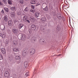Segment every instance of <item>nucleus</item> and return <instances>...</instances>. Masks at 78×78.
<instances>
[{
  "label": "nucleus",
  "mask_w": 78,
  "mask_h": 78,
  "mask_svg": "<svg viewBox=\"0 0 78 78\" xmlns=\"http://www.w3.org/2000/svg\"><path fill=\"white\" fill-rule=\"evenodd\" d=\"M13 44L14 45H18V40H17V39H13Z\"/></svg>",
  "instance_id": "1"
},
{
  "label": "nucleus",
  "mask_w": 78,
  "mask_h": 78,
  "mask_svg": "<svg viewBox=\"0 0 78 78\" xmlns=\"http://www.w3.org/2000/svg\"><path fill=\"white\" fill-rule=\"evenodd\" d=\"M4 76L5 77L8 78V77L9 76V72H8V71L5 72L4 74Z\"/></svg>",
  "instance_id": "2"
},
{
  "label": "nucleus",
  "mask_w": 78,
  "mask_h": 78,
  "mask_svg": "<svg viewBox=\"0 0 78 78\" xmlns=\"http://www.w3.org/2000/svg\"><path fill=\"white\" fill-rule=\"evenodd\" d=\"M31 29L33 30H35L36 29V26L34 25H32L31 26Z\"/></svg>",
  "instance_id": "3"
},
{
  "label": "nucleus",
  "mask_w": 78,
  "mask_h": 78,
  "mask_svg": "<svg viewBox=\"0 0 78 78\" xmlns=\"http://www.w3.org/2000/svg\"><path fill=\"white\" fill-rule=\"evenodd\" d=\"M12 31L13 32V33L15 34L16 33H17L18 30L16 28H14L12 30Z\"/></svg>",
  "instance_id": "4"
},
{
  "label": "nucleus",
  "mask_w": 78,
  "mask_h": 78,
  "mask_svg": "<svg viewBox=\"0 0 78 78\" xmlns=\"http://www.w3.org/2000/svg\"><path fill=\"white\" fill-rule=\"evenodd\" d=\"M1 52L3 54H5L6 52H5V49L4 48H2L1 49Z\"/></svg>",
  "instance_id": "5"
},
{
  "label": "nucleus",
  "mask_w": 78,
  "mask_h": 78,
  "mask_svg": "<svg viewBox=\"0 0 78 78\" xmlns=\"http://www.w3.org/2000/svg\"><path fill=\"white\" fill-rule=\"evenodd\" d=\"M22 37L21 38V40H24L25 39V38H26V37L25 36V35L24 34H23L21 35Z\"/></svg>",
  "instance_id": "6"
},
{
  "label": "nucleus",
  "mask_w": 78,
  "mask_h": 78,
  "mask_svg": "<svg viewBox=\"0 0 78 78\" xmlns=\"http://www.w3.org/2000/svg\"><path fill=\"white\" fill-rule=\"evenodd\" d=\"M28 53V51L27 49L25 50L23 53V56H25V55Z\"/></svg>",
  "instance_id": "7"
},
{
  "label": "nucleus",
  "mask_w": 78,
  "mask_h": 78,
  "mask_svg": "<svg viewBox=\"0 0 78 78\" xmlns=\"http://www.w3.org/2000/svg\"><path fill=\"white\" fill-rule=\"evenodd\" d=\"M3 20L5 22H8V17L6 16H5L3 18Z\"/></svg>",
  "instance_id": "8"
},
{
  "label": "nucleus",
  "mask_w": 78,
  "mask_h": 78,
  "mask_svg": "<svg viewBox=\"0 0 78 78\" xmlns=\"http://www.w3.org/2000/svg\"><path fill=\"white\" fill-rule=\"evenodd\" d=\"M41 21L42 22H45L46 21V18L45 17L42 18L41 19H40Z\"/></svg>",
  "instance_id": "9"
},
{
  "label": "nucleus",
  "mask_w": 78,
  "mask_h": 78,
  "mask_svg": "<svg viewBox=\"0 0 78 78\" xmlns=\"http://www.w3.org/2000/svg\"><path fill=\"white\" fill-rule=\"evenodd\" d=\"M15 59H16V60H19V59H20V57L19 56L17 55L15 56Z\"/></svg>",
  "instance_id": "10"
},
{
  "label": "nucleus",
  "mask_w": 78,
  "mask_h": 78,
  "mask_svg": "<svg viewBox=\"0 0 78 78\" xmlns=\"http://www.w3.org/2000/svg\"><path fill=\"white\" fill-rule=\"evenodd\" d=\"M30 3L32 5H34L36 4V1L34 0H31L30 1Z\"/></svg>",
  "instance_id": "11"
},
{
  "label": "nucleus",
  "mask_w": 78,
  "mask_h": 78,
  "mask_svg": "<svg viewBox=\"0 0 78 78\" xmlns=\"http://www.w3.org/2000/svg\"><path fill=\"white\" fill-rule=\"evenodd\" d=\"M19 51V49H18V48H13L14 51H16V52H17V51Z\"/></svg>",
  "instance_id": "12"
},
{
  "label": "nucleus",
  "mask_w": 78,
  "mask_h": 78,
  "mask_svg": "<svg viewBox=\"0 0 78 78\" xmlns=\"http://www.w3.org/2000/svg\"><path fill=\"white\" fill-rule=\"evenodd\" d=\"M8 23L9 26H11V25H12V22L11 20H9L8 21Z\"/></svg>",
  "instance_id": "13"
},
{
  "label": "nucleus",
  "mask_w": 78,
  "mask_h": 78,
  "mask_svg": "<svg viewBox=\"0 0 78 78\" xmlns=\"http://www.w3.org/2000/svg\"><path fill=\"white\" fill-rule=\"evenodd\" d=\"M27 20V17L25 16H24L23 17V20L24 22H25Z\"/></svg>",
  "instance_id": "14"
},
{
  "label": "nucleus",
  "mask_w": 78,
  "mask_h": 78,
  "mask_svg": "<svg viewBox=\"0 0 78 78\" xmlns=\"http://www.w3.org/2000/svg\"><path fill=\"white\" fill-rule=\"evenodd\" d=\"M18 27L20 29H21V28H22L23 27V24H20L19 25Z\"/></svg>",
  "instance_id": "15"
},
{
  "label": "nucleus",
  "mask_w": 78,
  "mask_h": 78,
  "mask_svg": "<svg viewBox=\"0 0 78 78\" xmlns=\"http://www.w3.org/2000/svg\"><path fill=\"white\" fill-rule=\"evenodd\" d=\"M11 17H14L15 16V13L14 12H11Z\"/></svg>",
  "instance_id": "16"
},
{
  "label": "nucleus",
  "mask_w": 78,
  "mask_h": 78,
  "mask_svg": "<svg viewBox=\"0 0 78 78\" xmlns=\"http://www.w3.org/2000/svg\"><path fill=\"white\" fill-rule=\"evenodd\" d=\"M35 16L36 17H38L39 16V13L37 12L35 13Z\"/></svg>",
  "instance_id": "17"
},
{
  "label": "nucleus",
  "mask_w": 78,
  "mask_h": 78,
  "mask_svg": "<svg viewBox=\"0 0 78 78\" xmlns=\"http://www.w3.org/2000/svg\"><path fill=\"white\" fill-rule=\"evenodd\" d=\"M24 66L25 67H27L28 66V64L27 62H24Z\"/></svg>",
  "instance_id": "18"
},
{
  "label": "nucleus",
  "mask_w": 78,
  "mask_h": 78,
  "mask_svg": "<svg viewBox=\"0 0 78 78\" xmlns=\"http://www.w3.org/2000/svg\"><path fill=\"white\" fill-rule=\"evenodd\" d=\"M8 4L9 5H12V4L11 0H8Z\"/></svg>",
  "instance_id": "19"
},
{
  "label": "nucleus",
  "mask_w": 78,
  "mask_h": 78,
  "mask_svg": "<svg viewBox=\"0 0 78 78\" xmlns=\"http://www.w3.org/2000/svg\"><path fill=\"white\" fill-rule=\"evenodd\" d=\"M57 18L58 19H61L62 18V17H61V15L60 14H59L58 15H57Z\"/></svg>",
  "instance_id": "20"
},
{
  "label": "nucleus",
  "mask_w": 78,
  "mask_h": 78,
  "mask_svg": "<svg viewBox=\"0 0 78 78\" xmlns=\"http://www.w3.org/2000/svg\"><path fill=\"white\" fill-rule=\"evenodd\" d=\"M10 9H11L12 11H14V10H16V8L14 6L10 8Z\"/></svg>",
  "instance_id": "21"
},
{
  "label": "nucleus",
  "mask_w": 78,
  "mask_h": 78,
  "mask_svg": "<svg viewBox=\"0 0 78 78\" xmlns=\"http://www.w3.org/2000/svg\"><path fill=\"white\" fill-rule=\"evenodd\" d=\"M35 53V50L34 49H33L32 51L30 52V53H32L33 54H34Z\"/></svg>",
  "instance_id": "22"
},
{
  "label": "nucleus",
  "mask_w": 78,
  "mask_h": 78,
  "mask_svg": "<svg viewBox=\"0 0 78 78\" xmlns=\"http://www.w3.org/2000/svg\"><path fill=\"white\" fill-rule=\"evenodd\" d=\"M4 9L5 10L6 12H9V10H8V9L6 7L4 8Z\"/></svg>",
  "instance_id": "23"
},
{
  "label": "nucleus",
  "mask_w": 78,
  "mask_h": 78,
  "mask_svg": "<svg viewBox=\"0 0 78 78\" xmlns=\"http://www.w3.org/2000/svg\"><path fill=\"white\" fill-rule=\"evenodd\" d=\"M6 37V34H4L2 35V38H5Z\"/></svg>",
  "instance_id": "24"
},
{
  "label": "nucleus",
  "mask_w": 78,
  "mask_h": 78,
  "mask_svg": "<svg viewBox=\"0 0 78 78\" xmlns=\"http://www.w3.org/2000/svg\"><path fill=\"white\" fill-rule=\"evenodd\" d=\"M44 11H48V7H47V6H46V7L44 8L43 9Z\"/></svg>",
  "instance_id": "25"
},
{
  "label": "nucleus",
  "mask_w": 78,
  "mask_h": 78,
  "mask_svg": "<svg viewBox=\"0 0 78 78\" xmlns=\"http://www.w3.org/2000/svg\"><path fill=\"white\" fill-rule=\"evenodd\" d=\"M29 72H27L26 73V74L25 75V76H28V75H29Z\"/></svg>",
  "instance_id": "26"
},
{
  "label": "nucleus",
  "mask_w": 78,
  "mask_h": 78,
  "mask_svg": "<svg viewBox=\"0 0 78 78\" xmlns=\"http://www.w3.org/2000/svg\"><path fill=\"white\" fill-rule=\"evenodd\" d=\"M30 20H34V18L32 16H30L29 18Z\"/></svg>",
  "instance_id": "27"
},
{
  "label": "nucleus",
  "mask_w": 78,
  "mask_h": 78,
  "mask_svg": "<svg viewBox=\"0 0 78 78\" xmlns=\"http://www.w3.org/2000/svg\"><path fill=\"white\" fill-rule=\"evenodd\" d=\"M3 2L5 3V4H6L7 3V2H6V0H3Z\"/></svg>",
  "instance_id": "28"
},
{
  "label": "nucleus",
  "mask_w": 78,
  "mask_h": 78,
  "mask_svg": "<svg viewBox=\"0 0 78 78\" xmlns=\"http://www.w3.org/2000/svg\"><path fill=\"white\" fill-rule=\"evenodd\" d=\"M32 39L33 41H36V37H32Z\"/></svg>",
  "instance_id": "29"
},
{
  "label": "nucleus",
  "mask_w": 78,
  "mask_h": 78,
  "mask_svg": "<svg viewBox=\"0 0 78 78\" xmlns=\"http://www.w3.org/2000/svg\"><path fill=\"white\" fill-rule=\"evenodd\" d=\"M25 11H26V12L28 11V7H26L25 8Z\"/></svg>",
  "instance_id": "30"
},
{
  "label": "nucleus",
  "mask_w": 78,
  "mask_h": 78,
  "mask_svg": "<svg viewBox=\"0 0 78 78\" xmlns=\"http://www.w3.org/2000/svg\"><path fill=\"white\" fill-rule=\"evenodd\" d=\"M30 12H33V13H34V12H35V10H33L32 9H31L30 10Z\"/></svg>",
  "instance_id": "31"
},
{
  "label": "nucleus",
  "mask_w": 78,
  "mask_h": 78,
  "mask_svg": "<svg viewBox=\"0 0 78 78\" xmlns=\"http://www.w3.org/2000/svg\"><path fill=\"white\" fill-rule=\"evenodd\" d=\"M2 59H3V56L0 54V60H2Z\"/></svg>",
  "instance_id": "32"
},
{
  "label": "nucleus",
  "mask_w": 78,
  "mask_h": 78,
  "mask_svg": "<svg viewBox=\"0 0 78 78\" xmlns=\"http://www.w3.org/2000/svg\"><path fill=\"white\" fill-rule=\"evenodd\" d=\"M25 22H27V23H30V20H26V21H25Z\"/></svg>",
  "instance_id": "33"
},
{
  "label": "nucleus",
  "mask_w": 78,
  "mask_h": 78,
  "mask_svg": "<svg viewBox=\"0 0 78 78\" xmlns=\"http://www.w3.org/2000/svg\"><path fill=\"white\" fill-rule=\"evenodd\" d=\"M57 30H58V31H59V30H61V27H58L57 28Z\"/></svg>",
  "instance_id": "34"
},
{
  "label": "nucleus",
  "mask_w": 78,
  "mask_h": 78,
  "mask_svg": "<svg viewBox=\"0 0 78 78\" xmlns=\"http://www.w3.org/2000/svg\"><path fill=\"white\" fill-rule=\"evenodd\" d=\"M41 31H44L45 29H44V28H41Z\"/></svg>",
  "instance_id": "35"
},
{
  "label": "nucleus",
  "mask_w": 78,
  "mask_h": 78,
  "mask_svg": "<svg viewBox=\"0 0 78 78\" xmlns=\"http://www.w3.org/2000/svg\"><path fill=\"white\" fill-rule=\"evenodd\" d=\"M20 3H21V4H22V3H23V0H20Z\"/></svg>",
  "instance_id": "36"
},
{
  "label": "nucleus",
  "mask_w": 78,
  "mask_h": 78,
  "mask_svg": "<svg viewBox=\"0 0 78 78\" xmlns=\"http://www.w3.org/2000/svg\"><path fill=\"white\" fill-rule=\"evenodd\" d=\"M3 28H2V31H4V30H5V26H3Z\"/></svg>",
  "instance_id": "37"
},
{
  "label": "nucleus",
  "mask_w": 78,
  "mask_h": 78,
  "mask_svg": "<svg viewBox=\"0 0 78 78\" xmlns=\"http://www.w3.org/2000/svg\"><path fill=\"white\" fill-rule=\"evenodd\" d=\"M7 31L8 33H10V30L9 29H7Z\"/></svg>",
  "instance_id": "38"
},
{
  "label": "nucleus",
  "mask_w": 78,
  "mask_h": 78,
  "mask_svg": "<svg viewBox=\"0 0 78 78\" xmlns=\"http://www.w3.org/2000/svg\"><path fill=\"white\" fill-rule=\"evenodd\" d=\"M31 8H32V9H34V6L33 5H31Z\"/></svg>",
  "instance_id": "39"
},
{
  "label": "nucleus",
  "mask_w": 78,
  "mask_h": 78,
  "mask_svg": "<svg viewBox=\"0 0 78 78\" xmlns=\"http://www.w3.org/2000/svg\"><path fill=\"white\" fill-rule=\"evenodd\" d=\"M1 12L2 13V14H4V11L3 10V9H2L1 11Z\"/></svg>",
  "instance_id": "40"
},
{
  "label": "nucleus",
  "mask_w": 78,
  "mask_h": 78,
  "mask_svg": "<svg viewBox=\"0 0 78 78\" xmlns=\"http://www.w3.org/2000/svg\"><path fill=\"white\" fill-rule=\"evenodd\" d=\"M17 14H18V15H20V12H17Z\"/></svg>",
  "instance_id": "41"
},
{
  "label": "nucleus",
  "mask_w": 78,
  "mask_h": 78,
  "mask_svg": "<svg viewBox=\"0 0 78 78\" xmlns=\"http://www.w3.org/2000/svg\"><path fill=\"white\" fill-rule=\"evenodd\" d=\"M30 30H29V33H30V34L31 33V31H30Z\"/></svg>",
  "instance_id": "42"
},
{
  "label": "nucleus",
  "mask_w": 78,
  "mask_h": 78,
  "mask_svg": "<svg viewBox=\"0 0 78 78\" xmlns=\"http://www.w3.org/2000/svg\"><path fill=\"white\" fill-rule=\"evenodd\" d=\"M2 34L1 33H0V36H1L2 37Z\"/></svg>",
  "instance_id": "43"
},
{
  "label": "nucleus",
  "mask_w": 78,
  "mask_h": 78,
  "mask_svg": "<svg viewBox=\"0 0 78 78\" xmlns=\"http://www.w3.org/2000/svg\"><path fill=\"white\" fill-rule=\"evenodd\" d=\"M16 20H14V23H16Z\"/></svg>",
  "instance_id": "44"
},
{
  "label": "nucleus",
  "mask_w": 78,
  "mask_h": 78,
  "mask_svg": "<svg viewBox=\"0 0 78 78\" xmlns=\"http://www.w3.org/2000/svg\"><path fill=\"white\" fill-rule=\"evenodd\" d=\"M0 5H2V2H1L0 1Z\"/></svg>",
  "instance_id": "45"
},
{
  "label": "nucleus",
  "mask_w": 78,
  "mask_h": 78,
  "mask_svg": "<svg viewBox=\"0 0 78 78\" xmlns=\"http://www.w3.org/2000/svg\"><path fill=\"white\" fill-rule=\"evenodd\" d=\"M42 42L44 43V41H42Z\"/></svg>",
  "instance_id": "46"
},
{
  "label": "nucleus",
  "mask_w": 78,
  "mask_h": 78,
  "mask_svg": "<svg viewBox=\"0 0 78 78\" xmlns=\"http://www.w3.org/2000/svg\"><path fill=\"white\" fill-rule=\"evenodd\" d=\"M40 41H42V40L41 39V40H40Z\"/></svg>",
  "instance_id": "47"
},
{
  "label": "nucleus",
  "mask_w": 78,
  "mask_h": 78,
  "mask_svg": "<svg viewBox=\"0 0 78 78\" xmlns=\"http://www.w3.org/2000/svg\"><path fill=\"white\" fill-rule=\"evenodd\" d=\"M0 19H1V17H0Z\"/></svg>",
  "instance_id": "48"
},
{
  "label": "nucleus",
  "mask_w": 78,
  "mask_h": 78,
  "mask_svg": "<svg viewBox=\"0 0 78 78\" xmlns=\"http://www.w3.org/2000/svg\"><path fill=\"white\" fill-rule=\"evenodd\" d=\"M18 63H20V62H19Z\"/></svg>",
  "instance_id": "49"
},
{
  "label": "nucleus",
  "mask_w": 78,
  "mask_h": 78,
  "mask_svg": "<svg viewBox=\"0 0 78 78\" xmlns=\"http://www.w3.org/2000/svg\"><path fill=\"white\" fill-rule=\"evenodd\" d=\"M42 6H43H43H44V5H42Z\"/></svg>",
  "instance_id": "50"
},
{
  "label": "nucleus",
  "mask_w": 78,
  "mask_h": 78,
  "mask_svg": "<svg viewBox=\"0 0 78 78\" xmlns=\"http://www.w3.org/2000/svg\"><path fill=\"white\" fill-rule=\"evenodd\" d=\"M26 1H27V0H26Z\"/></svg>",
  "instance_id": "51"
}]
</instances>
